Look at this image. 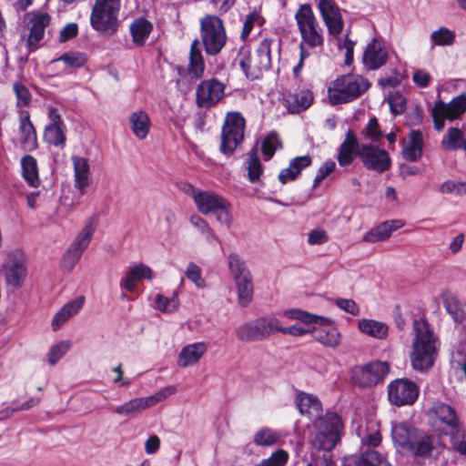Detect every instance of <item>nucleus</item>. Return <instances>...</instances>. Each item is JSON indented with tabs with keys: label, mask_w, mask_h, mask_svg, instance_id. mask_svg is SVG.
I'll list each match as a JSON object with an SVG mask.
<instances>
[{
	"label": "nucleus",
	"mask_w": 466,
	"mask_h": 466,
	"mask_svg": "<svg viewBox=\"0 0 466 466\" xmlns=\"http://www.w3.org/2000/svg\"><path fill=\"white\" fill-rule=\"evenodd\" d=\"M410 364L415 370L427 372L435 363L441 343L424 319L414 320Z\"/></svg>",
	"instance_id": "f257e3e1"
},
{
	"label": "nucleus",
	"mask_w": 466,
	"mask_h": 466,
	"mask_svg": "<svg viewBox=\"0 0 466 466\" xmlns=\"http://www.w3.org/2000/svg\"><path fill=\"white\" fill-rule=\"evenodd\" d=\"M391 435L400 451L415 456L431 455L433 451L438 450L440 444L437 438L402 422L392 425Z\"/></svg>",
	"instance_id": "f03ea898"
},
{
	"label": "nucleus",
	"mask_w": 466,
	"mask_h": 466,
	"mask_svg": "<svg viewBox=\"0 0 466 466\" xmlns=\"http://www.w3.org/2000/svg\"><path fill=\"white\" fill-rule=\"evenodd\" d=\"M180 189L192 198L197 209L201 214H214L218 222L228 228L231 227V205L225 198L213 191L201 190L188 183H181Z\"/></svg>",
	"instance_id": "7ed1b4c3"
},
{
	"label": "nucleus",
	"mask_w": 466,
	"mask_h": 466,
	"mask_svg": "<svg viewBox=\"0 0 466 466\" xmlns=\"http://www.w3.org/2000/svg\"><path fill=\"white\" fill-rule=\"evenodd\" d=\"M298 31L300 35L299 47L311 50L322 49L324 46V30L319 25L309 4H302L294 15Z\"/></svg>",
	"instance_id": "20e7f679"
},
{
	"label": "nucleus",
	"mask_w": 466,
	"mask_h": 466,
	"mask_svg": "<svg viewBox=\"0 0 466 466\" xmlns=\"http://www.w3.org/2000/svg\"><path fill=\"white\" fill-rule=\"evenodd\" d=\"M369 86V82L359 75H344L329 84V99L333 105L349 103L360 96Z\"/></svg>",
	"instance_id": "39448f33"
},
{
	"label": "nucleus",
	"mask_w": 466,
	"mask_h": 466,
	"mask_svg": "<svg viewBox=\"0 0 466 466\" xmlns=\"http://www.w3.org/2000/svg\"><path fill=\"white\" fill-rule=\"evenodd\" d=\"M200 41L208 56H217L226 46L228 36L223 20L206 15L199 21Z\"/></svg>",
	"instance_id": "423d86ee"
},
{
	"label": "nucleus",
	"mask_w": 466,
	"mask_h": 466,
	"mask_svg": "<svg viewBox=\"0 0 466 466\" xmlns=\"http://www.w3.org/2000/svg\"><path fill=\"white\" fill-rule=\"evenodd\" d=\"M342 423L339 415L335 412H327L314 422V431L310 437L311 445L318 450H332L339 441Z\"/></svg>",
	"instance_id": "0eeeda50"
},
{
	"label": "nucleus",
	"mask_w": 466,
	"mask_h": 466,
	"mask_svg": "<svg viewBox=\"0 0 466 466\" xmlns=\"http://www.w3.org/2000/svg\"><path fill=\"white\" fill-rule=\"evenodd\" d=\"M119 8L120 0H96L90 16L92 27L106 35L116 33Z\"/></svg>",
	"instance_id": "6e6552de"
},
{
	"label": "nucleus",
	"mask_w": 466,
	"mask_h": 466,
	"mask_svg": "<svg viewBox=\"0 0 466 466\" xmlns=\"http://www.w3.org/2000/svg\"><path fill=\"white\" fill-rule=\"evenodd\" d=\"M390 371L388 361L373 360L355 366L351 370V380L360 388H372L383 382Z\"/></svg>",
	"instance_id": "1a4fd4ad"
},
{
	"label": "nucleus",
	"mask_w": 466,
	"mask_h": 466,
	"mask_svg": "<svg viewBox=\"0 0 466 466\" xmlns=\"http://www.w3.org/2000/svg\"><path fill=\"white\" fill-rule=\"evenodd\" d=\"M245 119L238 112L228 113L221 133L220 151L231 155L244 138Z\"/></svg>",
	"instance_id": "9d476101"
},
{
	"label": "nucleus",
	"mask_w": 466,
	"mask_h": 466,
	"mask_svg": "<svg viewBox=\"0 0 466 466\" xmlns=\"http://www.w3.org/2000/svg\"><path fill=\"white\" fill-rule=\"evenodd\" d=\"M96 228V221L91 218L86 221L85 226L77 234L63 258L62 267L71 271L81 258L84 250L88 247Z\"/></svg>",
	"instance_id": "9b49d317"
},
{
	"label": "nucleus",
	"mask_w": 466,
	"mask_h": 466,
	"mask_svg": "<svg viewBox=\"0 0 466 466\" xmlns=\"http://www.w3.org/2000/svg\"><path fill=\"white\" fill-rule=\"evenodd\" d=\"M388 400L396 407L412 405L420 394L419 386L407 378L395 379L387 387Z\"/></svg>",
	"instance_id": "f8f14e48"
},
{
	"label": "nucleus",
	"mask_w": 466,
	"mask_h": 466,
	"mask_svg": "<svg viewBox=\"0 0 466 466\" xmlns=\"http://www.w3.org/2000/svg\"><path fill=\"white\" fill-rule=\"evenodd\" d=\"M466 111V92L454 97L450 103L437 101L432 108L434 128L441 131L444 128L445 120H454Z\"/></svg>",
	"instance_id": "ddd939ff"
},
{
	"label": "nucleus",
	"mask_w": 466,
	"mask_h": 466,
	"mask_svg": "<svg viewBox=\"0 0 466 466\" xmlns=\"http://www.w3.org/2000/svg\"><path fill=\"white\" fill-rule=\"evenodd\" d=\"M1 273L8 285L20 287L26 275L25 254L19 249L9 251L1 267Z\"/></svg>",
	"instance_id": "4468645a"
},
{
	"label": "nucleus",
	"mask_w": 466,
	"mask_h": 466,
	"mask_svg": "<svg viewBox=\"0 0 466 466\" xmlns=\"http://www.w3.org/2000/svg\"><path fill=\"white\" fill-rule=\"evenodd\" d=\"M311 324V334L313 339L322 346L329 349H336L341 342V334L335 322L329 318L317 315Z\"/></svg>",
	"instance_id": "2eb2a0df"
},
{
	"label": "nucleus",
	"mask_w": 466,
	"mask_h": 466,
	"mask_svg": "<svg viewBox=\"0 0 466 466\" xmlns=\"http://www.w3.org/2000/svg\"><path fill=\"white\" fill-rule=\"evenodd\" d=\"M431 412L436 419L434 424L441 427L444 434L449 435L451 441L452 437L463 435V429L461 427L456 411L451 406L437 402L432 406Z\"/></svg>",
	"instance_id": "dca6fc26"
},
{
	"label": "nucleus",
	"mask_w": 466,
	"mask_h": 466,
	"mask_svg": "<svg viewBox=\"0 0 466 466\" xmlns=\"http://www.w3.org/2000/svg\"><path fill=\"white\" fill-rule=\"evenodd\" d=\"M358 156L368 169L379 173L387 171L391 165L389 153L376 146L361 145V147L359 148Z\"/></svg>",
	"instance_id": "f3484780"
},
{
	"label": "nucleus",
	"mask_w": 466,
	"mask_h": 466,
	"mask_svg": "<svg viewBox=\"0 0 466 466\" xmlns=\"http://www.w3.org/2000/svg\"><path fill=\"white\" fill-rule=\"evenodd\" d=\"M317 7L329 35H340L344 27L340 8L333 0H319Z\"/></svg>",
	"instance_id": "a211bd4d"
},
{
	"label": "nucleus",
	"mask_w": 466,
	"mask_h": 466,
	"mask_svg": "<svg viewBox=\"0 0 466 466\" xmlns=\"http://www.w3.org/2000/svg\"><path fill=\"white\" fill-rule=\"evenodd\" d=\"M51 17L47 13L34 11L25 15L24 21L29 30L27 45L31 50L35 49L44 38L45 30L50 24Z\"/></svg>",
	"instance_id": "6ab92c4d"
},
{
	"label": "nucleus",
	"mask_w": 466,
	"mask_h": 466,
	"mask_svg": "<svg viewBox=\"0 0 466 466\" xmlns=\"http://www.w3.org/2000/svg\"><path fill=\"white\" fill-rule=\"evenodd\" d=\"M197 104L200 107H211L225 95V85L217 79L202 81L197 87Z\"/></svg>",
	"instance_id": "aec40b11"
},
{
	"label": "nucleus",
	"mask_w": 466,
	"mask_h": 466,
	"mask_svg": "<svg viewBox=\"0 0 466 466\" xmlns=\"http://www.w3.org/2000/svg\"><path fill=\"white\" fill-rule=\"evenodd\" d=\"M389 52L380 37H373L366 46L362 62L369 70H377L386 65Z\"/></svg>",
	"instance_id": "412c9836"
},
{
	"label": "nucleus",
	"mask_w": 466,
	"mask_h": 466,
	"mask_svg": "<svg viewBox=\"0 0 466 466\" xmlns=\"http://www.w3.org/2000/svg\"><path fill=\"white\" fill-rule=\"evenodd\" d=\"M405 225L400 219L386 220L366 232L362 240L367 243L382 242L389 239L395 230Z\"/></svg>",
	"instance_id": "4be33fe9"
},
{
	"label": "nucleus",
	"mask_w": 466,
	"mask_h": 466,
	"mask_svg": "<svg viewBox=\"0 0 466 466\" xmlns=\"http://www.w3.org/2000/svg\"><path fill=\"white\" fill-rule=\"evenodd\" d=\"M246 76L250 79H258L265 71L261 64L254 54H251L248 48L241 47L235 59Z\"/></svg>",
	"instance_id": "5701e85b"
},
{
	"label": "nucleus",
	"mask_w": 466,
	"mask_h": 466,
	"mask_svg": "<svg viewBox=\"0 0 466 466\" xmlns=\"http://www.w3.org/2000/svg\"><path fill=\"white\" fill-rule=\"evenodd\" d=\"M49 117L51 123L46 127L44 132V139L54 146H64L66 142L65 126L56 110L51 108L49 110Z\"/></svg>",
	"instance_id": "b1692460"
},
{
	"label": "nucleus",
	"mask_w": 466,
	"mask_h": 466,
	"mask_svg": "<svg viewBox=\"0 0 466 466\" xmlns=\"http://www.w3.org/2000/svg\"><path fill=\"white\" fill-rule=\"evenodd\" d=\"M208 345L206 342H195L183 347L177 356V365L187 368L196 365L206 354Z\"/></svg>",
	"instance_id": "393cba45"
},
{
	"label": "nucleus",
	"mask_w": 466,
	"mask_h": 466,
	"mask_svg": "<svg viewBox=\"0 0 466 466\" xmlns=\"http://www.w3.org/2000/svg\"><path fill=\"white\" fill-rule=\"evenodd\" d=\"M72 164L74 167L75 187L81 195H85L90 185L89 163L83 157L73 156Z\"/></svg>",
	"instance_id": "a878e982"
},
{
	"label": "nucleus",
	"mask_w": 466,
	"mask_h": 466,
	"mask_svg": "<svg viewBox=\"0 0 466 466\" xmlns=\"http://www.w3.org/2000/svg\"><path fill=\"white\" fill-rule=\"evenodd\" d=\"M423 137L420 131L411 130L402 141V157L410 162L417 161L422 155Z\"/></svg>",
	"instance_id": "bb28decb"
},
{
	"label": "nucleus",
	"mask_w": 466,
	"mask_h": 466,
	"mask_svg": "<svg viewBox=\"0 0 466 466\" xmlns=\"http://www.w3.org/2000/svg\"><path fill=\"white\" fill-rule=\"evenodd\" d=\"M312 160L309 155L296 157L289 161V167L280 170L279 180L281 184H287L295 180L302 169L310 166Z\"/></svg>",
	"instance_id": "cd10ccee"
},
{
	"label": "nucleus",
	"mask_w": 466,
	"mask_h": 466,
	"mask_svg": "<svg viewBox=\"0 0 466 466\" xmlns=\"http://www.w3.org/2000/svg\"><path fill=\"white\" fill-rule=\"evenodd\" d=\"M358 329L362 334L379 340L386 339L389 336V326L383 321L373 319H360Z\"/></svg>",
	"instance_id": "c85d7f7f"
},
{
	"label": "nucleus",
	"mask_w": 466,
	"mask_h": 466,
	"mask_svg": "<svg viewBox=\"0 0 466 466\" xmlns=\"http://www.w3.org/2000/svg\"><path fill=\"white\" fill-rule=\"evenodd\" d=\"M296 405L302 415L309 418H319L322 411V406L319 400L309 393L299 392L296 397Z\"/></svg>",
	"instance_id": "c756f323"
},
{
	"label": "nucleus",
	"mask_w": 466,
	"mask_h": 466,
	"mask_svg": "<svg viewBox=\"0 0 466 466\" xmlns=\"http://www.w3.org/2000/svg\"><path fill=\"white\" fill-rule=\"evenodd\" d=\"M361 145L359 144L358 139L351 130H349L346 134V138L339 147L338 154V161L341 167L350 165L354 156L358 155L359 148Z\"/></svg>",
	"instance_id": "7c9ffc66"
},
{
	"label": "nucleus",
	"mask_w": 466,
	"mask_h": 466,
	"mask_svg": "<svg viewBox=\"0 0 466 466\" xmlns=\"http://www.w3.org/2000/svg\"><path fill=\"white\" fill-rule=\"evenodd\" d=\"M236 337L243 342L256 341L266 339L260 318L241 324L236 330Z\"/></svg>",
	"instance_id": "2f4dec72"
},
{
	"label": "nucleus",
	"mask_w": 466,
	"mask_h": 466,
	"mask_svg": "<svg viewBox=\"0 0 466 466\" xmlns=\"http://www.w3.org/2000/svg\"><path fill=\"white\" fill-rule=\"evenodd\" d=\"M19 132L25 150L31 151L37 147L36 133L27 112L23 113L20 117Z\"/></svg>",
	"instance_id": "473e14b6"
},
{
	"label": "nucleus",
	"mask_w": 466,
	"mask_h": 466,
	"mask_svg": "<svg viewBox=\"0 0 466 466\" xmlns=\"http://www.w3.org/2000/svg\"><path fill=\"white\" fill-rule=\"evenodd\" d=\"M205 71V62L199 48V40L195 39L190 46L187 72L191 78H200Z\"/></svg>",
	"instance_id": "72a5a7b5"
},
{
	"label": "nucleus",
	"mask_w": 466,
	"mask_h": 466,
	"mask_svg": "<svg viewBox=\"0 0 466 466\" xmlns=\"http://www.w3.org/2000/svg\"><path fill=\"white\" fill-rule=\"evenodd\" d=\"M84 304V297H79L75 300L65 305L54 317L52 328L56 331L67 321V319L76 315Z\"/></svg>",
	"instance_id": "f704fd0d"
},
{
	"label": "nucleus",
	"mask_w": 466,
	"mask_h": 466,
	"mask_svg": "<svg viewBox=\"0 0 466 466\" xmlns=\"http://www.w3.org/2000/svg\"><path fill=\"white\" fill-rule=\"evenodd\" d=\"M146 277V267L137 264L129 268L126 276L120 280L119 286L122 290L134 292L137 284Z\"/></svg>",
	"instance_id": "c9c22d12"
},
{
	"label": "nucleus",
	"mask_w": 466,
	"mask_h": 466,
	"mask_svg": "<svg viewBox=\"0 0 466 466\" xmlns=\"http://www.w3.org/2000/svg\"><path fill=\"white\" fill-rule=\"evenodd\" d=\"M237 292H238V302L240 307H247L252 300L253 298V281L251 274L234 279Z\"/></svg>",
	"instance_id": "e433bc0d"
},
{
	"label": "nucleus",
	"mask_w": 466,
	"mask_h": 466,
	"mask_svg": "<svg viewBox=\"0 0 466 466\" xmlns=\"http://www.w3.org/2000/svg\"><path fill=\"white\" fill-rule=\"evenodd\" d=\"M357 435L364 445L377 447L381 441V436L375 421H369L364 429L360 425L357 429Z\"/></svg>",
	"instance_id": "4c0bfd02"
},
{
	"label": "nucleus",
	"mask_w": 466,
	"mask_h": 466,
	"mask_svg": "<svg viewBox=\"0 0 466 466\" xmlns=\"http://www.w3.org/2000/svg\"><path fill=\"white\" fill-rule=\"evenodd\" d=\"M273 46L279 50V45L275 40L265 38L259 43L254 53L265 71L271 67V49Z\"/></svg>",
	"instance_id": "58836bf2"
},
{
	"label": "nucleus",
	"mask_w": 466,
	"mask_h": 466,
	"mask_svg": "<svg viewBox=\"0 0 466 466\" xmlns=\"http://www.w3.org/2000/svg\"><path fill=\"white\" fill-rule=\"evenodd\" d=\"M23 177L34 187L40 184L36 159L31 155H25L21 159Z\"/></svg>",
	"instance_id": "ea45409f"
},
{
	"label": "nucleus",
	"mask_w": 466,
	"mask_h": 466,
	"mask_svg": "<svg viewBox=\"0 0 466 466\" xmlns=\"http://www.w3.org/2000/svg\"><path fill=\"white\" fill-rule=\"evenodd\" d=\"M281 439V433L270 428H261L253 435V442L257 446L269 447L273 446Z\"/></svg>",
	"instance_id": "a19ab883"
},
{
	"label": "nucleus",
	"mask_w": 466,
	"mask_h": 466,
	"mask_svg": "<svg viewBox=\"0 0 466 466\" xmlns=\"http://www.w3.org/2000/svg\"><path fill=\"white\" fill-rule=\"evenodd\" d=\"M289 108L292 111H300L308 108L313 100L312 93L308 89L297 91L295 94L289 96L286 99Z\"/></svg>",
	"instance_id": "79ce46f5"
},
{
	"label": "nucleus",
	"mask_w": 466,
	"mask_h": 466,
	"mask_svg": "<svg viewBox=\"0 0 466 466\" xmlns=\"http://www.w3.org/2000/svg\"><path fill=\"white\" fill-rule=\"evenodd\" d=\"M466 138L463 132L458 127H450L443 136L441 146L449 151H455L461 147Z\"/></svg>",
	"instance_id": "37998d69"
},
{
	"label": "nucleus",
	"mask_w": 466,
	"mask_h": 466,
	"mask_svg": "<svg viewBox=\"0 0 466 466\" xmlns=\"http://www.w3.org/2000/svg\"><path fill=\"white\" fill-rule=\"evenodd\" d=\"M246 168L248 177L251 183L258 181L263 173V167L259 160L257 148H252L247 155Z\"/></svg>",
	"instance_id": "c03bdc74"
},
{
	"label": "nucleus",
	"mask_w": 466,
	"mask_h": 466,
	"mask_svg": "<svg viewBox=\"0 0 466 466\" xmlns=\"http://www.w3.org/2000/svg\"><path fill=\"white\" fill-rule=\"evenodd\" d=\"M146 409V399L131 400L122 405L114 408L113 411L118 415L133 418Z\"/></svg>",
	"instance_id": "a18cd8bd"
},
{
	"label": "nucleus",
	"mask_w": 466,
	"mask_h": 466,
	"mask_svg": "<svg viewBox=\"0 0 466 466\" xmlns=\"http://www.w3.org/2000/svg\"><path fill=\"white\" fill-rule=\"evenodd\" d=\"M179 299L176 293L171 296L157 294L154 299V307L163 313H172L178 309Z\"/></svg>",
	"instance_id": "49530a36"
},
{
	"label": "nucleus",
	"mask_w": 466,
	"mask_h": 466,
	"mask_svg": "<svg viewBox=\"0 0 466 466\" xmlns=\"http://www.w3.org/2000/svg\"><path fill=\"white\" fill-rule=\"evenodd\" d=\"M228 266L234 279L250 275L245 261L237 253H230L228 255Z\"/></svg>",
	"instance_id": "de8ad7c7"
},
{
	"label": "nucleus",
	"mask_w": 466,
	"mask_h": 466,
	"mask_svg": "<svg viewBox=\"0 0 466 466\" xmlns=\"http://www.w3.org/2000/svg\"><path fill=\"white\" fill-rule=\"evenodd\" d=\"M130 128L137 138H146V113L138 110L129 116Z\"/></svg>",
	"instance_id": "09e8293b"
},
{
	"label": "nucleus",
	"mask_w": 466,
	"mask_h": 466,
	"mask_svg": "<svg viewBox=\"0 0 466 466\" xmlns=\"http://www.w3.org/2000/svg\"><path fill=\"white\" fill-rule=\"evenodd\" d=\"M360 463L362 466H391L384 455L374 450L362 452Z\"/></svg>",
	"instance_id": "8fccbe9b"
},
{
	"label": "nucleus",
	"mask_w": 466,
	"mask_h": 466,
	"mask_svg": "<svg viewBox=\"0 0 466 466\" xmlns=\"http://www.w3.org/2000/svg\"><path fill=\"white\" fill-rule=\"evenodd\" d=\"M432 47L435 46H451L455 40V33L447 27H440L431 35Z\"/></svg>",
	"instance_id": "3c124183"
},
{
	"label": "nucleus",
	"mask_w": 466,
	"mask_h": 466,
	"mask_svg": "<svg viewBox=\"0 0 466 466\" xmlns=\"http://www.w3.org/2000/svg\"><path fill=\"white\" fill-rule=\"evenodd\" d=\"M280 314L290 320H299L306 325L311 324L312 321L318 319L316 314L299 309H289L283 310Z\"/></svg>",
	"instance_id": "603ef678"
},
{
	"label": "nucleus",
	"mask_w": 466,
	"mask_h": 466,
	"mask_svg": "<svg viewBox=\"0 0 466 466\" xmlns=\"http://www.w3.org/2000/svg\"><path fill=\"white\" fill-rule=\"evenodd\" d=\"M186 278L190 280L198 289H204L206 281L202 277L201 268L194 262H189L186 271Z\"/></svg>",
	"instance_id": "864d4df0"
},
{
	"label": "nucleus",
	"mask_w": 466,
	"mask_h": 466,
	"mask_svg": "<svg viewBox=\"0 0 466 466\" xmlns=\"http://www.w3.org/2000/svg\"><path fill=\"white\" fill-rule=\"evenodd\" d=\"M177 390V389L174 385H167L159 389L156 393L147 396V408L165 401L167 398L174 395Z\"/></svg>",
	"instance_id": "5fc2aeb1"
},
{
	"label": "nucleus",
	"mask_w": 466,
	"mask_h": 466,
	"mask_svg": "<svg viewBox=\"0 0 466 466\" xmlns=\"http://www.w3.org/2000/svg\"><path fill=\"white\" fill-rule=\"evenodd\" d=\"M281 144L279 136L276 133L268 135L262 141L261 150L266 160H268L273 157L278 147H280Z\"/></svg>",
	"instance_id": "6e6d98bb"
},
{
	"label": "nucleus",
	"mask_w": 466,
	"mask_h": 466,
	"mask_svg": "<svg viewBox=\"0 0 466 466\" xmlns=\"http://www.w3.org/2000/svg\"><path fill=\"white\" fill-rule=\"evenodd\" d=\"M263 22H264V18L262 17V15H260L259 12L253 11L250 14H248L246 16L244 23H243V28H242V32L240 35L241 38L243 40H245L249 35V34L251 33L253 28L256 25H261L263 24Z\"/></svg>",
	"instance_id": "4d7b16f0"
},
{
	"label": "nucleus",
	"mask_w": 466,
	"mask_h": 466,
	"mask_svg": "<svg viewBox=\"0 0 466 466\" xmlns=\"http://www.w3.org/2000/svg\"><path fill=\"white\" fill-rule=\"evenodd\" d=\"M130 32L135 44L143 46L146 36V17L136 19L130 25Z\"/></svg>",
	"instance_id": "13d9d810"
},
{
	"label": "nucleus",
	"mask_w": 466,
	"mask_h": 466,
	"mask_svg": "<svg viewBox=\"0 0 466 466\" xmlns=\"http://www.w3.org/2000/svg\"><path fill=\"white\" fill-rule=\"evenodd\" d=\"M440 192L442 194H451L462 196L466 194V182L457 180H447L440 186Z\"/></svg>",
	"instance_id": "bf43d9fd"
},
{
	"label": "nucleus",
	"mask_w": 466,
	"mask_h": 466,
	"mask_svg": "<svg viewBox=\"0 0 466 466\" xmlns=\"http://www.w3.org/2000/svg\"><path fill=\"white\" fill-rule=\"evenodd\" d=\"M55 61H62L67 67L78 68L86 64V56L77 52L66 53Z\"/></svg>",
	"instance_id": "052dcab7"
},
{
	"label": "nucleus",
	"mask_w": 466,
	"mask_h": 466,
	"mask_svg": "<svg viewBox=\"0 0 466 466\" xmlns=\"http://www.w3.org/2000/svg\"><path fill=\"white\" fill-rule=\"evenodd\" d=\"M265 338L269 337L275 332L282 333L283 326L280 320L275 317H262L260 318Z\"/></svg>",
	"instance_id": "680f3d73"
},
{
	"label": "nucleus",
	"mask_w": 466,
	"mask_h": 466,
	"mask_svg": "<svg viewBox=\"0 0 466 466\" xmlns=\"http://www.w3.org/2000/svg\"><path fill=\"white\" fill-rule=\"evenodd\" d=\"M69 341H60L53 346L48 353V362L55 365L70 349Z\"/></svg>",
	"instance_id": "e2e57ef3"
},
{
	"label": "nucleus",
	"mask_w": 466,
	"mask_h": 466,
	"mask_svg": "<svg viewBox=\"0 0 466 466\" xmlns=\"http://www.w3.org/2000/svg\"><path fill=\"white\" fill-rule=\"evenodd\" d=\"M289 459V454L284 450H279L266 460H263L258 466H284Z\"/></svg>",
	"instance_id": "0e129e2a"
},
{
	"label": "nucleus",
	"mask_w": 466,
	"mask_h": 466,
	"mask_svg": "<svg viewBox=\"0 0 466 466\" xmlns=\"http://www.w3.org/2000/svg\"><path fill=\"white\" fill-rule=\"evenodd\" d=\"M329 241V235L327 231L319 227L313 228L308 233V243L311 246L322 245Z\"/></svg>",
	"instance_id": "69168bd1"
},
{
	"label": "nucleus",
	"mask_w": 466,
	"mask_h": 466,
	"mask_svg": "<svg viewBox=\"0 0 466 466\" xmlns=\"http://www.w3.org/2000/svg\"><path fill=\"white\" fill-rule=\"evenodd\" d=\"M388 102L394 115H400L405 110V98L399 92L391 93L389 96Z\"/></svg>",
	"instance_id": "338daca9"
},
{
	"label": "nucleus",
	"mask_w": 466,
	"mask_h": 466,
	"mask_svg": "<svg viewBox=\"0 0 466 466\" xmlns=\"http://www.w3.org/2000/svg\"><path fill=\"white\" fill-rule=\"evenodd\" d=\"M444 306L448 313L452 317L455 321H461L463 318V312L458 303V300L450 297L444 299Z\"/></svg>",
	"instance_id": "774afa93"
}]
</instances>
